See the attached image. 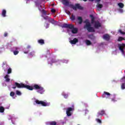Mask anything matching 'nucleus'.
Wrapping results in <instances>:
<instances>
[{
  "instance_id": "obj_1",
  "label": "nucleus",
  "mask_w": 125,
  "mask_h": 125,
  "mask_svg": "<svg viewBox=\"0 0 125 125\" xmlns=\"http://www.w3.org/2000/svg\"><path fill=\"white\" fill-rule=\"evenodd\" d=\"M62 4H64V5L69 6L70 8H73L74 10H77V8L81 10L83 9V7L80 6V4H76L75 6H74V5L72 4H69L70 2L68 0H62Z\"/></svg>"
},
{
  "instance_id": "obj_2",
  "label": "nucleus",
  "mask_w": 125,
  "mask_h": 125,
  "mask_svg": "<svg viewBox=\"0 0 125 125\" xmlns=\"http://www.w3.org/2000/svg\"><path fill=\"white\" fill-rule=\"evenodd\" d=\"M84 23H85V25H84L83 28L84 29H86L89 33H94V32H95L94 28L91 27V24H90V22H89V20L88 19L85 20Z\"/></svg>"
},
{
  "instance_id": "obj_3",
  "label": "nucleus",
  "mask_w": 125,
  "mask_h": 125,
  "mask_svg": "<svg viewBox=\"0 0 125 125\" xmlns=\"http://www.w3.org/2000/svg\"><path fill=\"white\" fill-rule=\"evenodd\" d=\"M62 27V28H66V29H70L71 30L72 34H77L78 33V28H75L74 24L63 23Z\"/></svg>"
},
{
  "instance_id": "obj_4",
  "label": "nucleus",
  "mask_w": 125,
  "mask_h": 125,
  "mask_svg": "<svg viewBox=\"0 0 125 125\" xmlns=\"http://www.w3.org/2000/svg\"><path fill=\"white\" fill-rule=\"evenodd\" d=\"M15 84L16 86H17L18 88H27V89H28L29 90H33V89H34V87H33V86L25 84L22 83H20L17 82H15Z\"/></svg>"
},
{
  "instance_id": "obj_5",
  "label": "nucleus",
  "mask_w": 125,
  "mask_h": 125,
  "mask_svg": "<svg viewBox=\"0 0 125 125\" xmlns=\"http://www.w3.org/2000/svg\"><path fill=\"white\" fill-rule=\"evenodd\" d=\"M90 17L91 18V23L94 24V27L95 29H98V28L101 27V23L98 21H95V18L93 15H90Z\"/></svg>"
},
{
  "instance_id": "obj_6",
  "label": "nucleus",
  "mask_w": 125,
  "mask_h": 125,
  "mask_svg": "<svg viewBox=\"0 0 125 125\" xmlns=\"http://www.w3.org/2000/svg\"><path fill=\"white\" fill-rule=\"evenodd\" d=\"M35 103L36 104H38V105H42V106H43V107H46V106H49L50 105V104L48 103H45V102L38 100L35 101Z\"/></svg>"
},
{
  "instance_id": "obj_7",
  "label": "nucleus",
  "mask_w": 125,
  "mask_h": 125,
  "mask_svg": "<svg viewBox=\"0 0 125 125\" xmlns=\"http://www.w3.org/2000/svg\"><path fill=\"white\" fill-rule=\"evenodd\" d=\"M75 110L74 106L68 107L66 109V115L68 117H71L73 114V111Z\"/></svg>"
},
{
  "instance_id": "obj_8",
  "label": "nucleus",
  "mask_w": 125,
  "mask_h": 125,
  "mask_svg": "<svg viewBox=\"0 0 125 125\" xmlns=\"http://www.w3.org/2000/svg\"><path fill=\"white\" fill-rule=\"evenodd\" d=\"M118 47L119 48V50H121V51L124 53L125 52V43H122V44H118Z\"/></svg>"
},
{
  "instance_id": "obj_9",
  "label": "nucleus",
  "mask_w": 125,
  "mask_h": 125,
  "mask_svg": "<svg viewBox=\"0 0 125 125\" xmlns=\"http://www.w3.org/2000/svg\"><path fill=\"white\" fill-rule=\"evenodd\" d=\"M69 42L71 43V44H76V43L79 42V39L74 38L73 40H70Z\"/></svg>"
},
{
  "instance_id": "obj_10",
  "label": "nucleus",
  "mask_w": 125,
  "mask_h": 125,
  "mask_svg": "<svg viewBox=\"0 0 125 125\" xmlns=\"http://www.w3.org/2000/svg\"><path fill=\"white\" fill-rule=\"evenodd\" d=\"M33 87L35 89H41V90H43V88L37 84L34 85Z\"/></svg>"
},
{
  "instance_id": "obj_11",
  "label": "nucleus",
  "mask_w": 125,
  "mask_h": 125,
  "mask_svg": "<svg viewBox=\"0 0 125 125\" xmlns=\"http://www.w3.org/2000/svg\"><path fill=\"white\" fill-rule=\"evenodd\" d=\"M103 38L104 40H105V41H110V35L108 34L104 35Z\"/></svg>"
},
{
  "instance_id": "obj_12",
  "label": "nucleus",
  "mask_w": 125,
  "mask_h": 125,
  "mask_svg": "<svg viewBox=\"0 0 125 125\" xmlns=\"http://www.w3.org/2000/svg\"><path fill=\"white\" fill-rule=\"evenodd\" d=\"M106 95H107L108 97H109V96L111 95V94L108 92L104 91L103 94L102 95V97H103V98H105V97H106Z\"/></svg>"
},
{
  "instance_id": "obj_13",
  "label": "nucleus",
  "mask_w": 125,
  "mask_h": 125,
  "mask_svg": "<svg viewBox=\"0 0 125 125\" xmlns=\"http://www.w3.org/2000/svg\"><path fill=\"white\" fill-rule=\"evenodd\" d=\"M13 49L14 50H15V51H13L14 55H17V54L19 53V51H18V48L17 47H15L13 48Z\"/></svg>"
},
{
  "instance_id": "obj_14",
  "label": "nucleus",
  "mask_w": 125,
  "mask_h": 125,
  "mask_svg": "<svg viewBox=\"0 0 125 125\" xmlns=\"http://www.w3.org/2000/svg\"><path fill=\"white\" fill-rule=\"evenodd\" d=\"M46 125H57V122L55 121H51L46 123Z\"/></svg>"
},
{
  "instance_id": "obj_15",
  "label": "nucleus",
  "mask_w": 125,
  "mask_h": 125,
  "mask_svg": "<svg viewBox=\"0 0 125 125\" xmlns=\"http://www.w3.org/2000/svg\"><path fill=\"white\" fill-rule=\"evenodd\" d=\"M8 78H9V75L8 74L4 76V79H5V82H6V83H9L10 82V79Z\"/></svg>"
},
{
  "instance_id": "obj_16",
  "label": "nucleus",
  "mask_w": 125,
  "mask_h": 125,
  "mask_svg": "<svg viewBox=\"0 0 125 125\" xmlns=\"http://www.w3.org/2000/svg\"><path fill=\"white\" fill-rule=\"evenodd\" d=\"M105 114V111L104 110H101V112H99L97 114V117H99V116H103V115H104Z\"/></svg>"
},
{
  "instance_id": "obj_17",
  "label": "nucleus",
  "mask_w": 125,
  "mask_h": 125,
  "mask_svg": "<svg viewBox=\"0 0 125 125\" xmlns=\"http://www.w3.org/2000/svg\"><path fill=\"white\" fill-rule=\"evenodd\" d=\"M38 43L42 45V44H44V40L43 39H40L38 41Z\"/></svg>"
},
{
  "instance_id": "obj_18",
  "label": "nucleus",
  "mask_w": 125,
  "mask_h": 125,
  "mask_svg": "<svg viewBox=\"0 0 125 125\" xmlns=\"http://www.w3.org/2000/svg\"><path fill=\"white\" fill-rule=\"evenodd\" d=\"M78 20L79 21V24H81L83 23V18L82 17H78Z\"/></svg>"
},
{
  "instance_id": "obj_19",
  "label": "nucleus",
  "mask_w": 125,
  "mask_h": 125,
  "mask_svg": "<svg viewBox=\"0 0 125 125\" xmlns=\"http://www.w3.org/2000/svg\"><path fill=\"white\" fill-rule=\"evenodd\" d=\"M118 5L120 8H124V7L125 6V4L122 2L119 3Z\"/></svg>"
},
{
  "instance_id": "obj_20",
  "label": "nucleus",
  "mask_w": 125,
  "mask_h": 125,
  "mask_svg": "<svg viewBox=\"0 0 125 125\" xmlns=\"http://www.w3.org/2000/svg\"><path fill=\"white\" fill-rule=\"evenodd\" d=\"M6 10L3 9L2 11V16H3V17H5V16H6Z\"/></svg>"
},
{
  "instance_id": "obj_21",
  "label": "nucleus",
  "mask_w": 125,
  "mask_h": 125,
  "mask_svg": "<svg viewBox=\"0 0 125 125\" xmlns=\"http://www.w3.org/2000/svg\"><path fill=\"white\" fill-rule=\"evenodd\" d=\"M48 22L51 23L52 24H54V23H55V21L53 19H49Z\"/></svg>"
},
{
  "instance_id": "obj_22",
  "label": "nucleus",
  "mask_w": 125,
  "mask_h": 125,
  "mask_svg": "<svg viewBox=\"0 0 125 125\" xmlns=\"http://www.w3.org/2000/svg\"><path fill=\"white\" fill-rule=\"evenodd\" d=\"M122 41H125V38L122 37H119L118 39V42H122Z\"/></svg>"
},
{
  "instance_id": "obj_23",
  "label": "nucleus",
  "mask_w": 125,
  "mask_h": 125,
  "mask_svg": "<svg viewBox=\"0 0 125 125\" xmlns=\"http://www.w3.org/2000/svg\"><path fill=\"white\" fill-rule=\"evenodd\" d=\"M4 112V107L0 106V113H3Z\"/></svg>"
},
{
  "instance_id": "obj_24",
  "label": "nucleus",
  "mask_w": 125,
  "mask_h": 125,
  "mask_svg": "<svg viewBox=\"0 0 125 125\" xmlns=\"http://www.w3.org/2000/svg\"><path fill=\"white\" fill-rule=\"evenodd\" d=\"M86 44H87V45H90V44H91V42L89 40H86Z\"/></svg>"
},
{
  "instance_id": "obj_25",
  "label": "nucleus",
  "mask_w": 125,
  "mask_h": 125,
  "mask_svg": "<svg viewBox=\"0 0 125 125\" xmlns=\"http://www.w3.org/2000/svg\"><path fill=\"white\" fill-rule=\"evenodd\" d=\"M16 93L17 95H19V96H20V95H21L22 94L21 92H20L19 90H17L16 91Z\"/></svg>"
},
{
  "instance_id": "obj_26",
  "label": "nucleus",
  "mask_w": 125,
  "mask_h": 125,
  "mask_svg": "<svg viewBox=\"0 0 125 125\" xmlns=\"http://www.w3.org/2000/svg\"><path fill=\"white\" fill-rule=\"evenodd\" d=\"M97 7L98 8L101 9L103 7V5H102L101 4H99L97 5Z\"/></svg>"
},
{
  "instance_id": "obj_27",
  "label": "nucleus",
  "mask_w": 125,
  "mask_h": 125,
  "mask_svg": "<svg viewBox=\"0 0 125 125\" xmlns=\"http://www.w3.org/2000/svg\"><path fill=\"white\" fill-rule=\"evenodd\" d=\"M29 56H31V57H33V56H35V52L33 51L29 53Z\"/></svg>"
},
{
  "instance_id": "obj_28",
  "label": "nucleus",
  "mask_w": 125,
  "mask_h": 125,
  "mask_svg": "<svg viewBox=\"0 0 125 125\" xmlns=\"http://www.w3.org/2000/svg\"><path fill=\"white\" fill-rule=\"evenodd\" d=\"M12 72V70L11 69V68H9L7 70V74H11V72Z\"/></svg>"
},
{
  "instance_id": "obj_29",
  "label": "nucleus",
  "mask_w": 125,
  "mask_h": 125,
  "mask_svg": "<svg viewBox=\"0 0 125 125\" xmlns=\"http://www.w3.org/2000/svg\"><path fill=\"white\" fill-rule=\"evenodd\" d=\"M122 89H125V83H123L121 85Z\"/></svg>"
},
{
  "instance_id": "obj_30",
  "label": "nucleus",
  "mask_w": 125,
  "mask_h": 125,
  "mask_svg": "<svg viewBox=\"0 0 125 125\" xmlns=\"http://www.w3.org/2000/svg\"><path fill=\"white\" fill-rule=\"evenodd\" d=\"M38 92L40 93V94H42V93H43V90L39 89L38 90Z\"/></svg>"
},
{
  "instance_id": "obj_31",
  "label": "nucleus",
  "mask_w": 125,
  "mask_h": 125,
  "mask_svg": "<svg viewBox=\"0 0 125 125\" xmlns=\"http://www.w3.org/2000/svg\"><path fill=\"white\" fill-rule=\"evenodd\" d=\"M10 95L12 97H13V96H14V95H15V93H14V92H11L10 94Z\"/></svg>"
},
{
  "instance_id": "obj_32",
  "label": "nucleus",
  "mask_w": 125,
  "mask_h": 125,
  "mask_svg": "<svg viewBox=\"0 0 125 125\" xmlns=\"http://www.w3.org/2000/svg\"><path fill=\"white\" fill-rule=\"evenodd\" d=\"M96 121L97 122V123H98L99 124H102V121H101V120L99 119H96Z\"/></svg>"
},
{
  "instance_id": "obj_33",
  "label": "nucleus",
  "mask_w": 125,
  "mask_h": 125,
  "mask_svg": "<svg viewBox=\"0 0 125 125\" xmlns=\"http://www.w3.org/2000/svg\"><path fill=\"white\" fill-rule=\"evenodd\" d=\"M51 12L52 13H55V12H56V10L55 9H51Z\"/></svg>"
},
{
  "instance_id": "obj_34",
  "label": "nucleus",
  "mask_w": 125,
  "mask_h": 125,
  "mask_svg": "<svg viewBox=\"0 0 125 125\" xmlns=\"http://www.w3.org/2000/svg\"><path fill=\"white\" fill-rule=\"evenodd\" d=\"M75 19V16H74L73 15H72L71 16V20H72V21H74Z\"/></svg>"
},
{
  "instance_id": "obj_35",
  "label": "nucleus",
  "mask_w": 125,
  "mask_h": 125,
  "mask_svg": "<svg viewBox=\"0 0 125 125\" xmlns=\"http://www.w3.org/2000/svg\"><path fill=\"white\" fill-rule=\"evenodd\" d=\"M119 32L120 34H122V35H125V32H123L122 30H119Z\"/></svg>"
},
{
  "instance_id": "obj_36",
  "label": "nucleus",
  "mask_w": 125,
  "mask_h": 125,
  "mask_svg": "<svg viewBox=\"0 0 125 125\" xmlns=\"http://www.w3.org/2000/svg\"><path fill=\"white\" fill-rule=\"evenodd\" d=\"M42 13L44 14V15H46V11L44 10H42Z\"/></svg>"
},
{
  "instance_id": "obj_37",
  "label": "nucleus",
  "mask_w": 125,
  "mask_h": 125,
  "mask_svg": "<svg viewBox=\"0 0 125 125\" xmlns=\"http://www.w3.org/2000/svg\"><path fill=\"white\" fill-rule=\"evenodd\" d=\"M43 19H44L45 20H49L48 16L43 17Z\"/></svg>"
},
{
  "instance_id": "obj_38",
  "label": "nucleus",
  "mask_w": 125,
  "mask_h": 125,
  "mask_svg": "<svg viewBox=\"0 0 125 125\" xmlns=\"http://www.w3.org/2000/svg\"><path fill=\"white\" fill-rule=\"evenodd\" d=\"M121 82H125V76L123 77L121 80Z\"/></svg>"
},
{
  "instance_id": "obj_39",
  "label": "nucleus",
  "mask_w": 125,
  "mask_h": 125,
  "mask_svg": "<svg viewBox=\"0 0 125 125\" xmlns=\"http://www.w3.org/2000/svg\"><path fill=\"white\" fill-rule=\"evenodd\" d=\"M16 87H17V86L16 85L15 82V85H14V86L12 87V88H13V89H15Z\"/></svg>"
},
{
  "instance_id": "obj_40",
  "label": "nucleus",
  "mask_w": 125,
  "mask_h": 125,
  "mask_svg": "<svg viewBox=\"0 0 125 125\" xmlns=\"http://www.w3.org/2000/svg\"><path fill=\"white\" fill-rule=\"evenodd\" d=\"M64 98H68V94H63V95Z\"/></svg>"
},
{
  "instance_id": "obj_41",
  "label": "nucleus",
  "mask_w": 125,
  "mask_h": 125,
  "mask_svg": "<svg viewBox=\"0 0 125 125\" xmlns=\"http://www.w3.org/2000/svg\"><path fill=\"white\" fill-rule=\"evenodd\" d=\"M8 35V34L7 32H5L4 34V37H7Z\"/></svg>"
},
{
  "instance_id": "obj_42",
  "label": "nucleus",
  "mask_w": 125,
  "mask_h": 125,
  "mask_svg": "<svg viewBox=\"0 0 125 125\" xmlns=\"http://www.w3.org/2000/svg\"><path fill=\"white\" fill-rule=\"evenodd\" d=\"M42 5H40V7H39V10L41 11V9H42Z\"/></svg>"
},
{
  "instance_id": "obj_43",
  "label": "nucleus",
  "mask_w": 125,
  "mask_h": 125,
  "mask_svg": "<svg viewBox=\"0 0 125 125\" xmlns=\"http://www.w3.org/2000/svg\"><path fill=\"white\" fill-rule=\"evenodd\" d=\"M101 0H95V2H99Z\"/></svg>"
},
{
  "instance_id": "obj_44",
  "label": "nucleus",
  "mask_w": 125,
  "mask_h": 125,
  "mask_svg": "<svg viewBox=\"0 0 125 125\" xmlns=\"http://www.w3.org/2000/svg\"><path fill=\"white\" fill-rule=\"evenodd\" d=\"M48 27H49V24H48V23H47V24H46V28H48Z\"/></svg>"
},
{
  "instance_id": "obj_45",
  "label": "nucleus",
  "mask_w": 125,
  "mask_h": 125,
  "mask_svg": "<svg viewBox=\"0 0 125 125\" xmlns=\"http://www.w3.org/2000/svg\"><path fill=\"white\" fill-rule=\"evenodd\" d=\"M27 48L28 49H29V48H31V46H30V45L27 46Z\"/></svg>"
},
{
  "instance_id": "obj_46",
  "label": "nucleus",
  "mask_w": 125,
  "mask_h": 125,
  "mask_svg": "<svg viewBox=\"0 0 125 125\" xmlns=\"http://www.w3.org/2000/svg\"><path fill=\"white\" fill-rule=\"evenodd\" d=\"M119 11L120 12H123V9H119Z\"/></svg>"
},
{
  "instance_id": "obj_47",
  "label": "nucleus",
  "mask_w": 125,
  "mask_h": 125,
  "mask_svg": "<svg viewBox=\"0 0 125 125\" xmlns=\"http://www.w3.org/2000/svg\"><path fill=\"white\" fill-rule=\"evenodd\" d=\"M50 52H49V51H47V54H50Z\"/></svg>"
},
{
  "instance_id": "obj_48",
  "label": "nucleus",
  "mask_w": 125,
  "mask_h": 125,
  "mask_svg": "<svg viewBox=\"0 0 125 125\" xmlns=\"http://www.w3.org/2000/svg\"><path fill=\"white\" fill-rule=\"evenodd\" d=\"M28 53V52H24V53H25L26 54H27V53Z\"/></svg>"
},
{
  "instance_id": "obj_49",
  "label": "nucleus",
  "mask_w": 125,
  "mask_h": 125,
  "mask_svg": "<svg viewBox=\"0 0 125 125\" xmlns=\"http://www.w3.org/2000/svg\"><path fill=\"white\" fill-rule=\"evenodd\" d=\"M90 0L91 1H93L94 0Z\"/></svg>"
},
{
  "instance_id": "obj_50",
  "label": "nucleus",
  "mask_w": 125,
  "mask_h": 125,
  "mask_svg": "<svg viewBox=\"0 0 125 125\" xmlns=\"http://www.w3.org/2000/svg\"><path fill=\"white\" fill-rule=\"evenodd\" d=\"M83 1H86L87 0H83Z\"/></svg>"
},
{
  "instance_id": "obj_51",
  "label": "nucleus",
  "mask_w": 125,
  "mask_h": 125,
  "mask_svg": "<svg viewBox=\"0 0 125 125\" xmlns=\"http://www.w3.org/2000/svg\"><path fill=\"white\" fill-rule=\"evenodd\" d=\"M80 125L78 124V125Z\"/></svg>"
}]
</instances>
